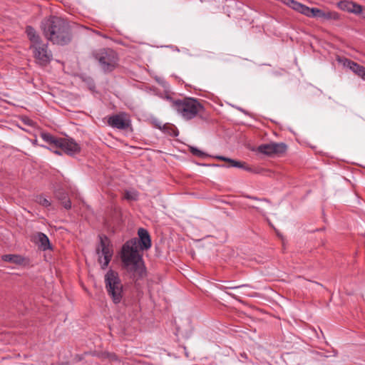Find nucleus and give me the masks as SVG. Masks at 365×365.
Masks as SVG:
<instances>
[{
    "label": "nucleus",
    "instance_id": "obj_3",
    "mask_svg": "<svg viewBox=\"0 0 365 365\" xmlns=\"http://www.w3.org/2000/svg\"><path fill=\"white\" fill-rule=\"evenodd\" d=\"M26 32L31 41L30 48L33 51L36 62L41 66H46L52 58V53L48 49L47 44L42 42L40 36L32 27L27 26Z\"/></svg>",
    "mask_w": 365,
    "mask_h": 365
},
{
    "label": "nucleus",
    "instance_id": "obj_10",
    "mask_svg": "<svg viewBox=\"0 0 365 365\" xmlns=\"http://www.w3.org/2000/svg\"><path fill=\"white\" fill-rule=\"evenodd\" d=\"M287 146L283 143H269L259 145L258 151L267 155H281L286 152Z\"/></svg>",
    "mask_w": 365,
    "mask_h": 365
},
{
    "label": "nucleus",
    "instance_id": "obj_14",
    "mask_svg": "<svg viewBox=\"0 0 365 365\" xmlns=\"http://www.w3.org/2000/svg\"><path fill=\"white\" fill-rule=\"evenodd\" d=\"M34 240L35 242L39 245L42 250H46L51 248L50 241L45 234L42 232H37L34 235Z\"/></svg>",
    "mask_w": 365,
    "mask_h": 365
},
{
    "label": "nucleus",
    "instance_id": "obj_21",
    "mask_svg": "<svg viewBox=\"0 0 365 365\" xmlns=\"http://www.w3.org/2000/svg\"><path fill=\"white\" fill-rule=\"evenodd\" d=\"M248 206H249V207L256 209L257 211L259 212V207H256L255 205H248Z\"/></svg>",
    "mask_w": 365,
    "mask_h": 365
},
{
    "label": "nucleus",
    "instance_id": "obj_6",
    "mask_svg": "<svg viewBox=\"0 0 365 365\" xmlns=\"http://www.w3.org/2000/svg\"><path fill=\"white\" fill-rule=\"evenodd\" d=\"M41 138L49 143L52 148H60L68 155H76L81 151V146L72 138H56L49 133H43L41 135Z\"/></svg>",
    "mask_w": 365,
    "mask_h": 365
},
{
    "label": "nucleus",
    "instance_id": "obj_12",
    "mask_svg": "<svg viewBox=\"0 0 365 365\" xmlns=\"http://www.w3.org/2000/svg\"><path fill=\"white\" fill-rule=\"evenodd\" d=\"M338 6L343 11L353 13L354 14H359L362 12V6L353 1H341L338 4Z\"/></svg>",
    "mask_w": 365,
    "mask_h": 365
},
{
    "label": "nucleus",
    "instance_id": "obj_8",
    "mask_svg": "<svg viewBox=\"0 0 365 365\" xmlns=\"http://www.w3.org/2000/svg\"><path fill=\"white\" fill-rule=\"evenodd\" d=\"M98 255V262L101 264V268L105 269L109 264L113 256L112 246L106 237H101V245L96 250Z\"/></svg>",
    "mask_w": 365,
    "mask_h": 365
},
{
    "label": "nucleus",
    "instance_id": "obj_4",
    "mask_svg": "<svg viewBox=\"0 0 365 365\" xmlns=\"http://www.w3.org/2000/svg\"><path fill=\"white\" fill-rule=\"evenodd\" d=\"M282 2L294 10L308 17L319 18L324 20H339V15L336 11L329 9H320L318 8H309L295 0H282Z\"/></svg>",
    "mask_w": 365,
    "mask_h": 365
},
{
    "label": "nucleus",
    "instance_id": "obj_5",
    "mask_svg": "<svg viewBox=\"0 0 365 365\" xmlns=\"http://www.w3.org/2000/svg\"><path fill=\"white\" fill-rule=\"evenodd\" d=\"M105 287L108 295L113 303L119 304L124 295L123 284L118 273L109 269L104 277Z\"/></svg>",
    "mask_w": 365,
    "mask_h": 365
},
{
    "label": "nucleus",
    "instance_id": "obj_11",
    "mask_svg": "<svg viewBox=\"0 0 365 365\" xmlns=\"http://www.w3.org/2000/svg\"><path fill=\"white\" fill-rule=\"evenodd\" d=\"M108 125L118 129H126L130 125V120L125 113L110 116L108 120Z\"/></svg>",
    "mask_w": 365,
    "mask_h": 365
},
{
    "label": "nucleus",
    "instance_id": "obj_22",
    "mask_svg": "<svg viewBox=\"0 0 365 365\" xmlns=\"http://www.w3.org/2000/svg\"><path fill=\"white\" fill-rule=\"evenodd\" d=\"M53 152H54L56 154H57V155H61V151H59V150H53Z\"/></svg>",
    "mask_w": 365,
    "mask_h": 365
},
{
    "label": "nucleus",
    "instance_id": "obj_24",
    "mask_svg": "<svg viewBox=\"0 0 365 365\" xmlns=\"http://www.w3.org/2000/svg\"><path fill=\"white\" fill-rule=\"evenodd\" d=\"M244 286H239V287H234V289H240V288H242Z\"/></svg>",
    "mask_w": 365,
    "mask_h": 365
},
{
    "label": "nucleus",
    "instance_id": "obj_2",
    "mask_svg": "<svg viewBox=\"0 0 365 365\" xmlns=\"http://www.w3.org/2000/svg\"><path fill=\"white\" fill-rule=\"evenodd\" d=\"M45 37L54 44L66 45L71 41V34L67 23L62 19L53 16L42 23Z\"/></svg>",
    "mask_w": 365,
    "mask_h": 365
},
{
    "label": "nucleus",
    "instance_id": "obj_25",
    "mask_svg": "<svg viewBox=\"0 0 365 365\" xmlns=\"http://www.w3.org/2000/svg\"><path fill=\"white\" fill-rule=\"evenodd\" d=\"M249 198H251V199H254V200H257L256 197H248Z\"/></svg>",
    "mask_w": 365,
    "mask_h": 365
},
{
    "label": "nucleus",
    "instance_id": "obj_18",
    "mask_svg": "<svg viewBox=\"0 0 365 365\" xmlns=\"http://www.w3.org/2000/svg\"><path fill=\"white\" fill-rule=\"evenodd\" d=\"M61 204L66 209H70L71 207V201L66 196L58 197Z\"/></svg>",
    "mask_w": 365,
    "mask_h": 365
},
{
    "label": "nucleus",
    "instance_id": "obj_9",
    "mask_svg": "<svg viewBox=\"0 0 365 365\" xmlns=\"http://www.w3.org/2000/svg\"><path fill=\"white\" fill-rule=\"evenodd\" d=\"M96 58L98 60L104 71H111L117 63L115 53L111 49H103L96 53Z\"/></svg>",
    "mask_w": 365,
    "mask_h": 365
},
{
    "label": "nucleus",
    "instance_id": "obj_16",
    "mask_svg": "<svg viewBox=\"0 0 365 365\" xmlns=\"http://www.w3.org/2000/svg\"><path fill=\"white\" fill-rule=\"evenodd\" d=\"M217 158L228 163L229 165H227V167H236V168H243V169H245L246 170H249V171L251 170V169L250 168H248L245 165V163H242L241 161H237V160H232V159H230L228 158H225L223 156H217Z\"/></svg>",
    "mask_w": 365,
    "mask_h": 365
},
{
    "label": "nucleus",
    "instance_id": "obj_7",
    "mask_svg": "<svg viewBox=\"0 0 365 365\" xmlns=\"http://www.w3.org/2000/svg\"><path fill=\"white\" fill-rule=\"evenodd\" d=\"M173 108L178 114L186 120L195 118L202 110V106L194 98H185L173 103Z\"/></svg>",
    "mask_w": 365,
    "mask_h": 365
},
{
    "label": "nucleus",
    "instance_id": "obj_17",
    "mask_svg": "<svg viewBox=\"0 0 365 365\" xmlns=\"http://www.w3.org/2000/svg\"><path fill=\"white\" fill-rule=\"evenodd\" d=\"M36 202L43 207H48L51 205L50 201L42 195L37 196Z\"/></svg>",
    "mask_w": 365,
    "mask_h": 365
},
{
    "label": "nucleus",
    "instance_id": "obj_23",
    "mask_svg": "<svg viewBox=\"0 0 365 365\" xmlns=\"http://www.w3.org/2000/svg\"><path fill=\"white\" fill-rule=\"evenodd\" d=\"M361 14H362L363 18L365 19V9L364 10L362 9V12Z\"/></svg>",
    "mask_w": 365,
    "mask_h": 365
},
{
    "label": "nucleus",
    "instance_id": "obj_20",
    "mask_svg": "<svg viewBox=\"0 0 365 365\" xmlns=\"http://www.w3.org/2000/svg\"><path fill=\"white\" fill-rule=\"evenodd\" d=\"M191 153L195 155H197V156H203L204 155V153L198 150L197 148H191Z\"/></svg>",
    "mask_w": 365,
    "mask_h": 365
},
{
    "label": "nucleus",
    "instance_id": "obj_13",
    "mask_svg": "<svg viewBox=\"0 0 365 365\" xmlns=\"http://www.w3.org/2000/svg\"><path fill=\"white\" fill-rule=\"evenodd\" d=\"M344 65L349 67L351 70H352L355 73H356L359 76L361 77L365 80V68L349 60L344 59Z\"/></svg>",
    "mask_w": 365,
    "mask_h": 365
},
{
    "label": "nucleus",
    "instance_id": "obj_1",
    "mask_svg": "<svg viewBox=\"0 0 365 365\" xmlns=\"http://www.w3.org/2000/svg\"><path fill=\"white\" fill-rule=\"evenodd\" d=\"M139 240L133 238L124 244L122 247L120 258L123 267L130 278L138 281L146 274L145 267L139 253V249L148 250L151 246V240L148 232L140 228L138 231Z\"/></svg>",
    "mask_w": 365,
    "mask_h": 365
},
{
    "label": "nucleus",
    "instance_id": "obj_15",
    "mask_svg": "<svg viewBox=\"0 0 365 365\" xmlns=\"http://www.w3.org/2000/svg\"><path fill=\"white\" fill-rule=\"evenodd\" d=\"M2 259L18 265L26 264L27 262L26 258L19 255H4L2 256Z\"/></svg>",
    "mask_w": 365,
    "mask_h": 365
},
{
    "label": "nucleus",
    "instance_id": "obj_19",
    "mask_svg": "<svg viewBox=\"0 0 365 365\" xmlns=\"http://www.w3.org/2000/svg\"><path fill=\"white\" fill-rule=\"evenodd\" d=\"M124 197L128 200H135L137 198V194L135 192L126 191L125 192Z\"/></svg>",
    "mask_w": 365,
    "mask_h": 365
}]
</instances>
